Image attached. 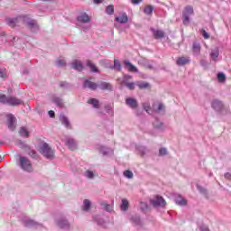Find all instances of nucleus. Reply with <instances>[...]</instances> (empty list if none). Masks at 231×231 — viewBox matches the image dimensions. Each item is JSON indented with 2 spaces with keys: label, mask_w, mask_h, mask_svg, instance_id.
<instances>
[{
  "label": "nucleus",
  "mask_w": 231,
  "mask_h": 231,
  "mask_svg": "<svg viewBox=\"0 0 231 231\" xmlns=\"http://www.w3.org/2000/svg\"><path fill=\"white\" fill-rule=\"evenodd\" d=\"M56 225L59 226V228H61V230H71V224L66 217H60L56 220Z\"/></svg>",
  "instance_id": "39448f33"
},
{
  "label": "nucleus",
  "mask_w": 231,
  "mask_h": 231,
  "mask_svg": "<svg viewBox=\"0 0 231 231\" xmlns=\"http://www.w3.org/2000/svg\"><path fill=\"white\" fill-rule=\"evenodd\" d=\"M124 176H125V178H128V180H132V178L134 176V174L133 173V171L126 170L124 171Z\"/></svg>",
  "instance_id": "49530a36"
},
{
  "label": "nucleus",
  "mask_w": 231,
  "mask_h": 231,
  "mask_svg": "<svg viewBox=\"0 0 231 231\" xmlns=\"http://www.w3.org/2000/svg\"><path fill=\"white\" fill-rule=\"evenodd\" d=\"M0 104H6L8 106V97L6 95L0 96Z\"/></svg>",
  "instance_id": "8fccbe9b"
},
{
  "label": "nucleus",
  "mask_w": 231,
  "mask_h": 231,
  "mask_svg": "<svg viewBox=\"0 0 231 231\" xmlns=\"http://www.w3.org/2000/svg\"><path fill=\"white\" fill-rule=\"evenodd\" d=\"M7 127L10 131H15V116L14 115H7Z\"/></svg>",
  "instance_id": "ddd939ff"
},
{
  "label": "nucleus",
  "mask_w": 231,
  "mask_h": 231,
  "mask_svg": "<svg viewBox=\"0 0 231 231\" xmlns=\"http://www.w3.org/2000/svg\"><path fill=\"white\" fill-rule=\"evenodd\" d=\"M22 23L26 24L29 30L33 33H37V32H39V23H37V20L30 18L29 15H23Z\"/></svg>",
  "instance_id": "7ed1b4c3"
},
{
  "label": "nucleus",
  "mask_w": 231,
  "mask_h": 231,
  "mask_svg": "<svg viewBox=\"0 0 231 231\" xmlns=\"http://www.w3.org/2000/svg\"><path fill=\"white\" fill-rule=\"evenodd\" d=\"M191 15H194V7L187 5L182 12V23L185 26L190 24Z\"/></svg>",
  "instance_id": "20e7f679"
},
{
  "label": "nucleus",
  "mask_w": 231,
  "mask_h": 231,
  "mask_svg": "<svg viewBox=\"0 0 231 231\" xmlns=\"http://www.w3.org/2000/svg\"><path fill=\"white\" fill-rule=\"evenodd\" d=\"M131 223H133L134 226H143V223H142V218L139 215H134L130 218Z\"/></svg>",
  "instance_id": "dca6fc26"
},
{
  "label": "nucleus",
  "mask_w": 231,
  "mask_h": 231,
  "mask_svg": "<svg viewBox=\"0 0 231 231\" xmlns=\"http://www.w3.org/2000/svg\"><path fill=\"white\" fill-rule=\"evenodd\" d=\"M137 150L139 151L141 156H145V154L149 152V150L145 146H139L137 147Z\"/></svg>",
  "instance_id": "ea45409f"
},
{
  "label": "nucleus",
  "mask_w": 231,
  "mask_h": 231,
  "mask_svg": "<svg viewBox=\"0 0 231 231\" xmlns=\"http://www.w3.org/2000/svg\"><path fill=\"white\" fill-rule=\"evenodd\" d=\"M211 107H213L215 111H221V109H223V102L215 99L211 103Z\"/></svg>",
  "instance_id": "5701e85b"
},
{
  "label": "nucleus",
  "mask_w": 231,
  "mask_h": 231,
  "mask_svg": "<svg viewBox=\"0 0 231 231\" xmlns=\"http://www.w3.org/2000/svg\"><path fill=\"white\" fill-rule=\"evenodd\" d=\"M60 121L61 122L62 125L66 127V129H71V123L69 122V119L64 116V114L60 116Z\"/></svg>",
  "instance_id": "aec40b11"
},
{
  "label": "nucleus",
  "mask_w": 231,
  "mask_h": 231,
  "mask_svg": "<svg viewBox=\"0 0 231 231\" xmlns=\"http://www.w3.org/2000/svg\"><path fill=\"white\" fill-rule=\"evenodd\" d=\"M106 12L107 15H113L115 14V6L114 5L106 6Z\"/></svg>",
  "instance_id": "c03bdc74"
},
{
  "label": "nucleus",
  "mask_w": 231,
  "mask_h": 231,
  "mask_svg": "<svg viewBox=\"0 0 231 231\" xmlns=\"http://www.w3.org/2000/svg\"><path fill=\"white\" fill-rule=\"evenodd\" d=\"M83 212H89L91 210V200L85 199L83 200V206H82Z\"/></svg>",
  "instance_id": "a878e982"
},
{
  "label": "nucleus",
  "mask_w": 231,
  "mask_h": 231,
  "mask_svg": "<svg viewBox=\"0 0 231 231\" xmlns=\"http://www.w3.org/2000/svg\"><path fill=\"white\" fill-rule=\"evenodd\" d=\"M125 104L128 107H131V109H136V107H138V101L133 97L126 98Z\"/></svg>",
  "instance_id": "f3484780"
},
{
  "label": "nucleus",
  "mask_w": 231,
  "mask_h": 231,
  "mask_svg": "<svg viewBox=\"0 0 231 231\" xmlns=\"http://www.w3.org/2000/svg\"><path fill=\"white\" fill-rule=\"evenodd\" d=\"M116 21L117 23H120L121 24H125V23H127L129 21V17H127V14L124 13L120 16H116Z\"/></svg>",
  "instance_id": "393cba45"
},
{
  "label": "nucleus",
  "mask_w": 231,
  "mask_h": 231,
  "mask_svg": "<svg viewBox=\"0 0 231 231\" xmlns=\"http://www.w3.org/2000/svg\"><path fill=\"white\" fill-rule=\"evenodd\" d=\"M93 220L99 226H104V225H106V220H104V218H102L99 215L94 216Z\"/></svg>",
  "instance_id": "c756f323"
},
{
  "label": "nucleus",
  "mask_w": 231,
  "mask_h": 231,
  "mask_svg": "<svg viewBox=\"0 0 231 231\" xmlns=\"http://www.w3.org/2000/svg\"><path fill=\"white\" fill-rule=\"evenodd\" d=\"M18 167L22 169V171H24L25 172H32L33 171V166L32 165V161L28 159L25 156H20L19 162H18Z\"/></svg>",
  "instance_id": "f03ea898"
},
{
  "label": "nucleus",
  "mask_w": 231,
  "mask_h": 231,
  "mask_svg": "<svg viewBox=\"0 0 231 231\" xmlns=\"http://www.w3.org/2000/svg\"><path fill=\"white\" fill-rule=\"evenodd\" d=\"M19 145H20V147H21L22 149H26V148L28 147V145H26V143H23V142H20Z\"/></svg>",
  "instance_id": "338daca9"
},
{
  "label": "nucleus",
  "mask_w": 231,
  "mask_h": 231,
  "mask_svg": "<svg viewBox=\"0 0 231 231\" xmlns=\"http://www.w3.org/2000/svg\"><path fill=\"white\" fill-rule=\"evenodd\" d=\"M202 35L204 39H208L210 37V35H208V32H207V31H203Z\"/></svg>",
  "instance_id": "69168bd1"
},
{
  "label": "nucleus",
  "mask_w": 231,
  "mask_h": 231,
  "mask_svg": "<svg viewBox=\"0 0 231 231\" xmlns=\"http://www.w3.org/2000/svg\"><path fill=\"white\" fill-rule=\"evenodd\" d=\"M71 68L72 69H76V71H82L84 65H82L81 61L76 60L71 63Z\"/></svg>",
  "instance_id": "4be33fe9"
},
{
  "label": "nucleus",
  "mask_w": 231,
  "mask_h": 231,
  "mask_svg": "<svg viewBox=\"0 0 231 231\" xmlns=\"http://www.w3.org/2000/svg\"><path fill=\"white\" fill-rule=\"evenodd\" d=\"M105 110L106 111V113H108V115H113V106L111 105H105Z\"/></svg>",
  "instance_id": "603ef678"
},
{
  "label": "nucleus",
  "mask_w": 231,
  "mask_h": 231,
  "mask_svg": "<svg viewBox=\"0 0 231 231\" xmlns=\"http://www.w3.org/2000/svg\"><path fill=\"white\" fill-rule=\"evenodd\" d=\"M224 178L226 180H228L229 181H231V173L230 172H226L224 174Z\"/></svg>",
  "instance_id": "bf43d9fd"
},
{
  "label": "nucleus",
  "mask_w": 231,
  "mask_h": 231,
  "mask_svg": "<svg viewBox=\"0 0 231 231\" xmlns=\"http://www.w3.org/2000/svg\"><path fill=\"white\" fill-rule=\"evenodd\" d=\"M152 127L156 131L163 132L165 131V123L162 122L160 119H155L154 122L152 123Z\"/></svg>",
  "instance_id": "4468645a"
},
{
  "label": "nucleus",
  "mask_w": 231,
  "mask_h": 231,
  "mask_svg": "<svg viewBox=\"0 0 231 231\" xmlns=\"http://www.w3.org/2000/svg\"><path fill=\"white\" fill-rule=\"evenodd\" d=\"M21 104H23V100L15 97H8L7 106H21Z\"/></svg>",
  "instance_id": "412c9836"
},
{
  "label": "nucleus",
  "mask_w": 231,
  "mask_h": 231,
  "mask_svg": "<svg viewBox=\"0 0 231 231\" xmlns=\"http://www.w3.org/2000/svg\"><path fill=\"white\" fill-rule=\"evenodd\" d=\"M56 66L58 68H64L66 66V60L60 59L56 60Z\"/></svg>",
  "instance_id": "de8ad7c7"
},
{
  "label": "nucleus",
  "mask_w": 231,
  "mask_h": 231,
  "mask_svg": "<svg viewBox=\"0 0 231 231\" xmlns=\"http://www.w3.org/2000/svg\"><path fill=\"white\" fill-rule=\"evenodd\" d=\"M40 152L46 160H55V149L51 148L48 143H43L41 145Z\"/></svg>",
  "instance_id": "f257e3e1"
},
{
  "label": "nucleus",
  "mask_w": 231,
  "mask_h": 231,
  "mask_svg": "<svg viewBox=\"0 0 231 231\" xmlns=\"http://www.w3.org/2000/svg\"><path fill=\"white\" fill-rule=\"evenodd\" d=\"M143 0H131L132 5H139L143 2Z\"/></svg>",
  "instance_id": "e2e57ef3"
},
{
  "label": "nucleus",
  "mask_w": 231,
  "mask_h": 231,
  "mask_svg": "<svg viewBox=\"0 0 231 231\" xmlns=\"http://www.w3.org/2000/svg\"><path fill=\"white\" fill-rule=\"evenodd\" d=\"M153 207H165V199L161 196H157L154 199L151 200Z\"/></svg>",
  "instance_id": "2eb2a0df"
},
{
  "label": "nucleus",
  "mask_w": 231,
  "mask_h": 231,
  "mask_svg": "<svg viewBox=\"0 0 231 231\" xmlns=\"http://www.w3.org/2000/svg\"><path fill=\"white\" fill-rule=\"evenodd\" d=\"M200 64H201V66H203L205 68V67L208 66V61L206 60H201Z\"/></svg>",
  "instance_id": "052dcab7"
},
{
  "label": "nucleus",
  "mask_w": 231,
  "mask_h": 231,
  "mask_svg": "<svg viewBox=\"0 0 231 231\" xmlns=\"http://www.w3.org/2000/svg\"><path fill=\"white\" fill-rule=\"evenodd\" d=\"M85 178H88V180H93L95 178V172L90 170H87L84 173Z\"/></svg>",
  "instance_id": "e433bc0d"
},
{
  "label": "nucleus",
  "mask_w": 231,
  "mask_h": 231,
  "mask_svg": "<svg viewBox=\"0 0 231 231\" xmlns=\"http://www.w3.org/2000/svg\"><path fill=\"white\" fill-rule=\"evenodd\" d=\"M144 66L148 68L149 69H152L154 68L153 61H151L149 60H144Z\"/></svg>",
  "instance_id": "09e8293b"
},
{
  "label": "nucleus",
  "mask_w": 231,
  "mask_h": 231,
  "mask_svg": "<svg viewBox=\"0 0 231 231\" xmlns=\"http://www.w3.org/2000/svg\"><path fill=\"white\" fill-rule=\"evenodd\" d=\"M155 113H162V115H165V106L162 103L158 105L157 108H154Z\"/></svg>",
  "instance_id": "c9c22d12"
},
{
  "label": "nucleus",
  "mask_w": 231,
  "mask_h": 231,
  "mask_svg": "<svg viewBox=\"0 0 231 231\" xmlns=\"http://www.w3.org/2000/svg\"><path fill=\"white\" fill-rule=\"evenodd\" d=\"M210 57L212 59V60H216V59H217V57H219V49H215V50L211 51Z\"/></svg>",
  "instance_id": "4c0bfd02"
},
{
  "label": "nucleus",
  "mask_w": 231,
  "mask_h": 231,
  "mask_svg": "<svg viewBox=\"0 0 231 231\" xmlns=\"http://www.w3.org/2000/svg\"><path fill=\"white\" fill-rule=\"evenodd\" d=\"M147 208H148L147 203H145V202H141V210H142L143 212H145V210H147Z\"/></svg>",
  "instance_id": "4d7b16f0"
},
{
  "label": "nucleus",
  "mask_w": 231,
  "mask_h": 231,
  "mask_svg": "<svg viewBox=\"0 0 231 231\" xmlns=\"http://www.w3.org/2000/svg\"><path fill=\"white\" fill-rule=\"evenodd\" d=\"M153 33L154 39H163L165 37V32L162 30H154L153 28L151 29Z\"/></svg>",
  "instance_id": "b1692460"
},
{
  "label": "nucleus",
  "mask_w": 231,
  "mask_h": 231,
  "mask_svg": "<svg viewBox=\"0 0 231 231\" xmlns=\"http://www.w3.org/2000/svg\"><path fill=\"white\" fill-rule=\"evenodd\" d=\"M122 84H125L128 88V89H130L131 91H133V89H134V83H133V82L127 83L125 80H123Z\"/></svg>",
  "instance_id": "3c124183"
},
{
  "label": "nucleus",
  "mask_w": 231,
  "mask_h": 231,
  "mask_svg": "<svg viewBox=\"0 0 231 231\" xmlns=\"http://www.w3.org/2000/svg\"><path fill=\"white\" fill-rule=\"evenodd\" d=\"M168 152L166 148H161L159 150V156H167Z\"/></svg>",
  "instance_id": "5fc2aeb1"
},
{
  "label": "nucleus",
  "mask_w": 231,
  "mask_h": 231,
  "mask_svg": "<svg viewBox=\"0 0 231 231\" xmlns=\"http://www.w3.org/2000/svg\"><path fill=\"white\" fill-rule=\"evenodd\" d=\"M22 223L23 226H26V228H42V224L35 222L30 218H23Z\"/></svg>",
  "instance_id": "423d86ee"
},
{
  "label": "nucleus",
  "mask_w": 231,
  "mask_h": 231,
  "mask_svg": "<svg viewBox=\"0 0 231 231\" xmlns=\"http://www.w3.org/2000/svg\"><path fill=\"white\" fill-rule=\"evenodd\" d=\"M83 89H90L91 91H97V83H95L89 79H85L83 82Z\"/></svg>",
  "instance_id": "9b49d317"
},
{
  "label": "nucleus",
  "mask_w": 231,
  "mask_h": 231,
  "mask_svg": "<svg viewBox=\"0 0 231 231\" xmlns=\"http://www.w3.org/2000/svg\"><path fill=\"white\" fill-rule=\"evenodd\" d=\"M139 89H147L149 88V83L145 81H141L137 84Z\"/></svg>",
  "instance_id": "37998d69"
},
{
  "label": "nucleus",
  "mask_w": 231,
  "mask_h": 231,
  "mask_svg": "<svg viewBox=\"0 0 231 231\" xmlns=\"http://www.w3.org/2000/svg\"><path fill=\"white\" fill-rule=\"evenodd\" d=\"M51 103L55 104L57 107H64V100L61 97H59L57 96H52L51 97Z\"/></svg>",
  "instance_id": "6ab92c4d"
},
{
  "label": "nucleus",
  "mask_w": 231,
  "mask_h": 231,
  "mask_svg": "<svg viewBox=\"0 0 231 231\" xmlns=\"http://www.w3.org/2000/svg\"><path fill=\"white\" fill-rule=\"evenodd\" d=\"M88 104H90L91 106H93L95 109H98L100 107V102L97 98L88 99Z\"/></svg>",
  "instance_id": "2f4dec72"
},
{
  "label": "nucleus",
  "mask_w": 231,
  "mask_h": 231,
  "mask_svg": "<svg viewBox=\"0 0 231 231\" xmlns=\"http://www.w3.org/2000/svg\"><path fill=\"white\" fill-rule=\"evenodd\" d=\"M200 231H210V229L207 226H200Z\"/></svg>",
  "instance_id": "0e129e2a"
},
{
  "label": "nucleus",
  "mask_w": 231,
  "mask_h": 231,
  "mask_svg": "<svg viewBox=\"0 0 231 231\" xmlns=\"http://www.w3.org/2000/svg\"><path fill=\"white\" fill-rule=\"evenodd\" d=\"M175 203H176V205H179L180 207H185V206H187V199H185L183 197H181V195H179L175 199Z\"/></svg>",
  "instance_id": "cd10ccee"
},
{
  "label": "nucleus",
  "mask_w": 231,
  "mask_h": 231,
  "mask_svg": "<svg viewBox=\"0 0 231 231\" xmlns=\"http://www.w3.org/2000/svg\"><path fill=\"white\" fill-rule=\"evenodd\" d=\"M120 208L123 212H127L129 210V200L123 199Z\"/></svg>",
  "instance_id": "7c9ffc66"
},
{
  "label": "nucleus",
  "mask_w": 231,
  "mask_h": 231,
  "mask_svg": "<svg viewBox=\"0 0 231 231\" xmlns=\"http://www.w3.org/2000/svg\"><path fill=\"white\" fill-rule=\"evenodd\" d=\"M97 151L99 154H102V156H112L113 154V149L109 147H106L104 145L97 146Z\"/></svg>",
  "instance_id": "9d476101"
},
{
  "label": "nucleus",
  "mask_w": 231,
  "mask_h": 231,
  "mask_svg": "<svg viewBox=\"0 0 231 231\" xmlns=\"http://www.w3.org/2000/svg\"><path fill=\"white\" fill-rule=\"evenodd\" d=\"M48 115L51 118H55V111L51 110L48 112Z\"/></svg>",
  "instance_id": "680f3d73"
},
{
  "label": "nucleus",
  "mask_w": 231,
  "mask_h": 231,
  "mask_svg": "<svg viewBox=\"0 0 231 231\" xmlns=\"http://www.w3.org/2000/svg\"><path fill=\"white\" fill-rule=\"evenodd\" d=\"M197 189L202 196H208V191L204 187L197 185Z\"/></svg>",
  "instance_id": "a19ab883"
},
{
  "label": "nucleus",
  "mask_w": 231,
  "mask_h": 231,
  "mask_svg": "<svg viewBox=\"0 0 231 231\" xmlns=\"http://www.w3.org/2000/svg\"><path fill=\"white\" fill-rule=\"evenodd\" d=\"M154 11V7L152 5H147L144 7L143 12L146 15H151Z\"/></svg>",
  "instance_id": "58836bf2"
},
{
  "label": "nucleus",
  "mask_w": 231,
  "mask_h": 231,
  "mask_svg": "<svg viewBox=\"0 0 231 231\" xmlns=\"http://www.w3.org/2000/svg\"><path fill=\"white\" fill-rule=\"evenodd\" d=\"M125 68L128 69L131 73H138V68H136L128 60H125Z\"/></svg>",
  "instance_id": "a211bd4d"
},
{
  "label": "nucleus",
  "mask_w": 231,
  "mask_h": 231,
  "mask_svg": "<svg viewBox=\"0 0 231 231\" xmlns=\"http://www.w3.org/2000/svg\"><path fill=\"white\" fill-rule=\"evenodd\" d=\"M129 79H133V77L131 75H125L123 80H125V82H126V80H129Z\"/></svg>",
  "instance_id": "774afa93"
},
{
  "label": "nucleus",
  "mask_w": 231,
  "mask_h": 231,
  "mask_svg": "<svg viewBox=\"0 0 231 231\" xmlns=\"http://www.w3.org/2000/svg\"><path fill=\"white\" fill-rule=\"evenodd\" d=\"M110 69H114L115 71H122V63H120V60H114V65L110 66Z\"/></svg>",
  "instance_id": "c85d7f7f"
},
{
  "label": "nucleus",
  "mask_w": 231,
  "mask_h": 231,
  "mask_svg": "<svg viewBox=\"0 0 231 231\" xmlns=\"http://www.w3.org/2000/svg\"><path fill=\"white\" fill-rule=\"evenodd\" d=\"M87 66H88V68L90 69V71L92 73H98V68H97V66L95 64H93V62H91V60L87 61Z\"/></svg>",
  "instance_id": "72a5a7b5"
},
{
  "label": "nucleus",
  "mask_w": 231,
  "mask_h": 231,
  "mask_svg": "<svg viewBox=\"0 0 231 231\" xmlns=\"http://www.w3.org/2000/svg\"><path fill=\"white\" fill-rule=\"evenodd\" d=\"M29 156H31V158H32L33 160H37V158H39V155L37 154V152H35L33 150L29 152Z\"/></svg>",
  "instance_id": "864d4df0"
},
{
  "label": "nucleus",
  "mask_w": 231,
  "mask_h": 231,
  "mask_svg": "<svg viewBox=\"0 0 231 231\" xmlns=\"http://www.w3.org/2000/svg\"><path fill=\"white\" fill-rule=\"evenodd\" d=\"M101 207H103V208L106 211V212H113V206H111L110 204H107L106 202H103L101 204Z\"/></svg>",
  "instance_id": "79ce46f5"
},
{
  "label": "nucleus",
  "mask_w": 231,
  "mask_h": 231,
  "mask_svg": "<svg viewBox=\"0 0 231 231\" xmlns=\"http://www.w3.org/2000/svg\"><path fill=\"white\" fill-rule=\"evenodd\" d=\"M6 70L0 69V79H6Z\"/></svg>",
  "instance_id": "13d9d810"
},
{
  "label": "nucleus",
  "mask_w": 231,
  "mask_h": 231,
  "mask_svg": "<svg viewBox=\"0 0 231 231\" xmlns=\"http://www.w3.org/2000/svg\"><path fill=\"white\" fill-rule=\"evenodd\" d=\"M60 88H69V83H68L66 81H60Z\"/></svg>",
  "instance_id": "6e6d98bb"
},
{
  "label": "nucleus",
  "mask_w": 231,
  "mask_h": 231,
  "mask_svg": "<svg viewBox=\"0 0 231 231\" xmlns=\"http://www.w3.org/2000/svg\"><path fill=\"white\" fill-rule=\"evenodd\" d=\"M23 16H17L14 18H6L5 23L7 26H10L11 28H15L19 23H23Z\"/></svg>",
  "instance_id": "0eeeda50"
},
{
  "label": "nucleus",
  "mask_w": 231,
  "mask_h": 231,
  "mask_svg": "<svg viewBox=\"0 0 231 231\" xmlns=\"http://www.w3.org/2000/svg\"><path fill=\"white\" fill-rule=\"evenodd\" d=\"M65 145L68 146V149H69V151H77V149H79L77 141L71 137L65 138Z\"/></svg>",
  "instance_id": "6e6552de"
},
{
  "label": "nucleus",
  "mask_w": 231,
  "mask_h": 231,
  "mask_svg": "<svg viewBox=\"0 0 231 231\" xmlns=\"http://www.w3.org/2000/svg\"><path fill=\"white\" fill-rule=\"evenodd\" d=\"M78 23H82L83 24H86L88 23H91V17L87 13H81L77 17Z\"/></svg>",
  "instance_id": "f8f14e48"
},
{
  "label": "nucleus",
  "mask_w": 231,
  "mask_h": 231,
  "mask_svg": "<svg viewBox=\"0 0 231 231\" xmlns=\"http://www.w3.org/2000/svg\"><path fill=\"white\" fill-rule=\"evenodd\" d=\"M190 62V60L186 57H180L176 60L177 66H185L186 64H189Z\"/></svg>",
  "instance_id": "bb28decb"
},
{
  "label": "nucleus",
  "mask_w": 231,
  "mask_h": 231,
  "mask_svg": "<svg viewBox=\"0 0 231 231\" xmlns=\"http://www.w3.org/2000/svg\"><path fill=\"white\" fill-rule=\"evenodd\" d=\"M97 89H101V91H113V85L109 82L106 81H98L97 82Z\"/></svg>",
  "instance_id": "1a4fd4ad"
},
{
  "label": "nucleus",
  "mask_w": 231,
  "mask_h": 231,
  "mask_svg": "<svg viewBox=\"0 0 231 231\" xmlns=\"http://www.w3.org/2000/svg\"><path fill=\"white\" fill-rule=\"evenodd\" d=\"M217 79L218 82H225V80H226V76L225 75V73L219 72L217 76Z\"/></svg>",
  "instance_id": "a18cd8bd"
},
{
  "label": "nucleus",
  "mask_w": 231,
  "mask_h": 231,
  "mask_svg": "<svg viewBox=\"0 0 231 231\" xmlns=\"http://www.w3.org/2000/svg\"><path fill=\"white\" fill-rule=\"evenodd\" d=\"M192 51L195 55H199V51H201V45L194 42L192 45Z\"/></svg>",
  "instance_id": "473e14b6"
},
{
  "label": "nucleus",
  "mask_w": 231,
  "mask_h": 231,
  "mask_svg": "<svg viewBox=\"0 0 231 231\" xmlns=\"http://www.w3.org/2000/svg\"><path fill=\"white\" fill-rule=\"evenodd\" d=\"M19 134H20V136H23V138H28L30 136L28 130L24 126H22L20 128Z\"/></svg>",
  "instance_id": "f704fd0d"
}]
</instances>
